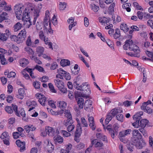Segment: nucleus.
Here are the masks:
<instances>
[{
	"label": "nucleus",
	"instance_id": "f03ea898",
	"mask_svg": "<svg viewBox=\"0 0 153 153\" xmlns=\"http://www.w3.org/2000/svg\"><path fill=\"white\" fill-rule=\"evenodd\" d=\"M143 114V112L140 111L134 115L133 118L134 121L132 123V125L135 128H139V130L146 137H148V135L146 128L149 121L146 119L140 120L142 118L141 116Z\"/></svg>",
	"mask_w": 153,
	"mask_h": 153
},
{
	"label": "nucleus",
	"instance_id": "e2e57ef3",
	"mask_svg": "<svg viewBox=\"0 0 153 153\" xmlns=\"http://www.w3.org/2000/svg\"><path fill=\"white\" fill-rule=\"evenodd\" d=\"M26 104L27 106H30L32 105H33L34 106L36 105V103L35 101H33L32 102H28L26 103Z\"/></svg>",
	"mask_w": 153,
	"mask_h": 153
},
{
	"label": "nucleus",
	"instance_id": "f704fd0d",
	"mask_svg": "<svg viewBox=\"0 0 153 153\" xmlns=\"http://www.w3.org/2000/svg\"><path fill=\"white\" fill-rule=\"evenodd\" d=\"M64 113L65 114V116L68 118V119L69 120L72 119V116L69 110H65Z\"/></svg>",
	"mask_w": 153,
	"mask_h": 153
},
{
	"label": "nucleus",
	"instance_id": "423d86ee",
	"mask_svg": "<svg viewBox=\"0 0 153 153\" xmlns=\"http://www.w3.org/2000/svg\"><path fill=\"white\" fill-rule=\"evenodd\" d=\"M79 87L81 88L80 91H83L85 94L87 95H89L91 93V90L89 87H88V85L86 84L85 83H82L80 85Z\"/></svg>",
	"mask_w": 153,
	"mask_h": 153
},
{
	"label": "nucleus",
	"instance_id": "dca6fc26",
	"mask_svg": "<svg viewBox=\"0 0 153 153\" xmlns=\"http://www.w3.org/2000/svg\"><path fill=\"white\" fill-rule=\"evenodd\" d=\"M55 144L61 143L63 141V138L60 136H55L53 137Z\"/></svg>",
	"mask_w": 153,
	"mask_h": 153
},
{
	"label": "nucleus",
	"instance_id": "a878e982",
	"mask_svg": "<svg viewBox=\"0 0 153 153\" xmlns=\"http://www.w3.org/2000/svg\"><path fill=\"white\" fill-rule=\"evenodd\" d=\"M74 94L75 98L76 99L79 98V97H85L86 96V95L84 93L82 94L81 92L78 91L75 92Z\"/></svg>",
	"mask_w": 153,
	"mask_h": 153
},
{
	"label": "nucleus",
	"instance_id": "f8f14e48",
	"mask_svg": "<svg viewBox=\"0 0 153 153\" xmlns=\"http://www.w3.org/2000/svg\"><path fill=\"white\" fill-rule=\"evenodd\" d=\"M26 32L25 29L22 30L19 33L18 36L20 40L21 39L22 41L24 40L26 37Z\"/></svg>",
	"mask_w": 153,
	"mask_h": 153
},
{
	"label": "nucleus",
	"instance_id": "4d7b16f0",
	"mask_svg": "<svg viewBox=\"0 0 153 153\" xmlns=\"http://www.w3.org/2000/svg\"><path fill=\"white\" fill-rule=\"evenodd\" d=\"M92 9L95 12H97L99 10V7L96 6L94 4L91 5Z\"/></svg>",
	"mask_w": 153,
	"mask_h": 153
},
{
	"label": "nucleus",
	"instance_id": "a19ab883",
	"mask_svg": "<svg viewBox=\"0 0 153 153\" xmlns=\"http://www.w3.org/2000/svg\"><path fill=\"white\" fill-rule=\"evenodd\" d=\"M48 85L50 90L51 92L53 93H56V90L54 89V86L51 83H49Z\"/></svg>",
	"mask_w": 153,
	"mask_h": 153
},
{
	"label": "nucleus",
	"instance_id": "79ce46f5",
	"mask_svg": "<svg viewBox=\"0 0 153 153\" xmlns=\"http://www.w3.org/2000/svg\"><path fill=\"white\" fill-rule=\"evenodd\" d=\"M85 144L82 143H80L76 146V149L78 150H81L85 147Z\"/></svg>",
	"mask_w": 153,
	"mask_h": 153
},
{
	"label": "nucleus",
	"instance_id": "37998d69",
	"mask_svg": "<svg viewBox=\"0 0 153 153\" xmlns=\"http://www.w3.org/2000/svg\"><path fill=\"white\" fill-rule=\"evenodd\" d=\"M0 138L1 139H4L7 138H10L8 133L6 132H4L1 135Z\"/></svg>",
	"mask_w": 153,
	"mask_h": 153
},
{
	"label": "nucleus",
	"instance_id": "4c0bfd02",
	"mask_svg": "<svg viewBox=\"0 0 153 153\" xmlns=\"http://www.w3.org/2000/svg\"><path fill=\"white\" fill-rule=\"evenodd\" d=\"M7 33H1L0 34V39L2 41H6L7 38H8Z\"/></svg>",
	"mask_w": 153,
	"mask_h": 153
},
{
	"label": "nucleus",
	"instance_id": "b1692460",
	"mask_svg": "<svg viewBox=\"0 0 153 153\" xmlns=\"http://www.w3.org/2000/svg\"><path fill=\"white\" fill-rule=\"evenodd\" d=\"M146 145V143L143 140L140 141V140L136 145V147L139 149L142 148Z\"/></svg>",
	"mask_w": 153,
	"mask_h": 153
},
{
	"label": "nucleus",
	"instance_id": "09e8293b",
	"mask_svg": "<svg viewBox=\"0 0 153 153\" xmlns=\"http://www.w3.org/2000/svg\"><path fill=\"white\" fill-rule=\"evenodd\" d=\"M108 132L110 134L111 137L113 138H114L115 135H117V131H115V132L113 129L109 130Z\"/></svg>",
	"mask_w": 153,
	"mask_h": 153
},
{
	"label": "nucleus",
	"instance_id": "58836bf2",
	"mask_svg": "<svg viewBox=\"0 0 153 153\" xmlns=\"http://www.w3.org/2000/svg\"><path fill=\"white\" fill-rule=\"evenodd\" d=\"M150 18H153V16L150 15L149 13H144L143 20V21L146 20L147 19H148Z\"/></svg>",
	"mask_w": 153,
	"mask_h": 153
},
{
	"label": "nucleus",
	"instance_id": "69168bd1",
	"mask_svg": "<svg viewBox=\"0 0 153 153\" xmlns=\"http://www.w3.org/2000/svg\"><path fill=\"white\" fill-rule=\"evenodd\" d=\"M48 77L46 76H43L41 78V81L42 82H46L48 81Z\"/></svg>",
	"mask_w": 153,
	"mask_h": 153
},
{
	"label": "nucleus",
	"instance_id": "8fccbe9b",
	"mask_svg": "<svg viewBox=\"0 0 153 153\" xmlns=\"http://www.w3.org/2000/svg\"><path fill=\"white\" fill-rule=\"evenodd\" d=\"M75 127L74 125L73 124L68 125V126L67 127L68 131L69 132H71L74 129Z\"/></svg>",
	"mask_w": 153,
	"mask_h": 153
},
{
	"label": "nucleus",
	"instance_id": "0e129e2a",
	"mask_svg": "<svg viewBox=\"0 0 153 153\" xmlns=\"http://www.w3.org/2000/svg\"><path fill=\"white\" fill-rule=\"evenodd\" d=\"M131 143H129L127 146V148L131 152L133 151L132 149L134 148V146Z\"/></svg>",
	"mask_w": 153,
	"mask_h": 153
},
{
	"label": "nucleus",
	"instance_id": "6e6d98bb",
	"mask_svg": "<svg viewBox=\"0 0 153 153\" xmlns=\"http://www.w3.org/2000/svg\"><path fill=\"white\" fill-rule=\"evenodd\" d=\"M62 133L64 137H69L71 135L70 133L67 132L65 130H62Z\"/></svg>",
	"mask_w": 153,
	"mask_h": 153
},
{
	"label": "nucleus",
	"instance_id": "774afa93",
	"mask_svg": "<svg viewBox=\"0 0 153 153\" xmlns=\"http://www.w3.org/2000/svg\"><path fill=\"white\" fill-rule=\"evenodd\" d=\"M115 6V4L114 3H113L111 4L109 7V10L111 12H113L114 11V7Z\"/></svg>",
	"mask_w": 153,
	"mask_h": 153
},
{
	"label": "nucleus",
	"instance_id": "39448f33",
	"mask_svg": "<svg viewBox=\"0 0 153 153\" xmlns=\"http://www.w3.org/2000/svg\"><path fill=\"white\" fill-rule=\"evenodd\" d=\"M35 96L37 98L39 99L38 101L40 103L44 106L47 102L46 98L44 95L38 93L36 94Z\"/></svg>",
	"mask_w": 153,
	"mask_h": 153
},
{
	"label": "nucleus",
	"instance_id": "5fc2aeb1",
	"mask_svg": "<svg viewBox=\"0 0 153 153\" xmlns=\"http://www.w3.org/2000/svg\"><path fill=\"white\" fill-rule=\"evenodd\" d=\"M152 103V102L150 100H148L147 102H144L142 104V105L141 106V108H145V107H148V105L149 104H151Z\"/></svg>",
	"mask_w": 153,
	"mask_h": 153
},
{
	"label": "nucleus",
	"instance_id": "393cba45",
	"mask_svg": "<svg viewBox=\"0 0 153 153\" xmlns=\"http://www.w3.org/2000/svg\"><path fill=\"white\" fill-rule=\"evenodd\" d=\"M7 13L5 12H3L2 13L0 14V23L1 22L4 20H7L8 18L6 16Z\"/></svg>",
	"mask_w": 153,
	"mask_h": 153
},
{
	"label": "nucleus",
	"instance_id": "de8ad7c7",
	"mask_svg": "<svg viewBox=\"0 0 153 153\" xmlns=\"http://www.w3.org/2000/svg\"><path fill=\"white\" fill-rule=\"evenodd\" d=\"M33 85L36 89H39L40 85V82L36 81L33 82Z\"/></svg>",
	"mask_w": 153,
	"mask_h": 153
},
{
	"label": "nucleus",
	"instance_id": "c85d7f7f",
	"mask_svg": "<svg viewBox=\"0 0 153 153\" xmlns=\"http://www.w3.org/2000/svg\"><path fill=\"white\" fill-rule=\"evenodd\" d=\"M0 59L1 64L4 65L7 64V62L4 58V56L3 54H0Z\"/></svg>",
	"mask_w": 153,
	"mask_h": 153
},
{
	"label": "nucleus",
	"instance_id": "680f3d73",
	"mask_svg": "<svg viewBox=\"0 0 153 153\" xmlns=\"http://www.w3.org/2000/svg\"><path fill=\"white\" fill-rule=\"evenodd\" d=\"M132 102L131 101H126L123 102V105L126 107L129 106L132 104Z\"/></svg>",
	"mask_w": 153,
	"mask_h": 153
},
{
	"label": "nucleus",
	"instance_id": "4be33fe9",
	"mask_svg": "<svg viewBox=\"0 0 153 153\" xmlns=\"http://www.w3.org/2000/svg\"><path fill=\"white\" fill-rule=\"evenodd\" d=\"M92 101L90 100H87L84 103V109L87 110V109L92 105Z\"/></svg>",
	"mask_w": 153,
	"mask_h": 153
},
{
	"label": "nucleus",
	"instance_id": "bf43d9fd",
	"mask_svg": "<svg viewBox=\"0 0 153 153\" xmlns=\"http://www.w3.org/2000/svg\"><path fill=\"white\" fill-rule=\"evenodd\" d=\"M72 119H68L67 120L66 122L64 123V125L65 126L67 127L68 125H70V124H73V122L71 121Z\"/></svg>",
	"mask_w": 153,
	"mask_h": 153
},
{
	"label": "nucleus",
	"instance_id": "338daca9",
	"mask_svg": "<svg viewBox=\"0 0 153 153\" xmlns=\"http://www.w3.org/2000/svg\"><path fill=\"white\" fill-rule=\"evenodd\" d=\"M58 65L56 62H54L52 63L51 66V69L52 70H54L56 68Z\"/></svg>",
	"mask_w": 153,
	"mask_h": 153
},
{
	"label": "nucleus",
	"instance_id": "e433bc0d",
	"mask_svg": "<svg viewBox=\"0 0 153 153\" xmlns=\"http://www.w3.org/2000/svg\"><path fill=\"white\" fill-rule=\"evenodd\" d=\"M141 108L142 110H144L145 112L149 114H150L152 113V110L149 107V106L145 107L144 108L143 107Z\"/></svg>",
	"mask_w": 153,
	"mask_h": 153
},
{
	"label": "nucleus",
	"instance_id": "72a5a7b5",
	"mask_svg": "<svg viewBox=\"0 0 153 153\" xmlns=\"http://www.w3.org/2000/svg\"><path fill=\"white\" fill-rule=\"evenodd\" d=\"M11 40L17 43H19V40H20L19 37L17 36H16L13 35L10 37Z\"/></svg>",
	"mask_w": 153,
	"mask_h": 153
},
{
	"label": "nucleus",
	"instance_id": "aec40b11",
	"mask_svg": "<svg viewBox=\"0 0 153 153\" xmlns=\"http://www.w3.org/2000/svg\"><path fill=\"white\" fill-rule=\"evenodd\" d=\"M44 48L41 46H39L37 47L36 49V53L38 54L39 56H41L42 54L44 52Z\"/></svg>",
	"mask_w": 153,
	"mask_h": 153
},
{
	"label": "nucleus",
	"instance_id": "9d476101",
	"mask_svg": "<svg viewBox=\"0 0 153 153\" xmlns=\"http://www.w3.org/2000/svg\"><path fill=\"white\" fill-rule=\"evenodd\" d=\"M123 112L121 108H115L112 109L111 111V114L112 116L113 117H114L117 114L119 113H121Z\"/></svg>",
	"mask_w": 153,
	"mask_h": 153
},
{
	"label": "nucleus",
	"instance_id": "0eeeda50",
	"mask_svg": "<svg viewBox=\"0 0 153 153\" xmlns=\"http://www.w3.org/2000/svg\"><path fill=\"white\" fill-rule=\"evenodd\" d=\"M76 100L78 105V108L76 107L75 108V110L76 111H77L79 109H81L83 108L84 100L83 99L82 97H79Z\"/></svg>",
	"mask_w": 153,
	"mask_h": 153
},
{
	"label": "nucleus",
	"instance_id": "13d9d810",
	"mask_svg": "<svg viewBox=\"0 0 153 153\" xmlns=\"http://www.w3.org/2000/svg\"><path fill=\"white\" fill-rule=\"evenodd\" d=\"M39 36L40 38L42 40L45 39V38H46L43 31H41L39 32Z\"/></svg>",
	"mask_w": 153,
	"mask_h": 153
},
{
	"label": "nucleus",
	"instance_id": "20e7f679",
	"mask_svg": "<svg viewBox=\"0 0 153 153\" xmlns=\"http://www.w3.org/2000/svg\"><path fill=\"white\" fill-rule=\"evenodd\" d=\"M54 82L56 86L61 92L65 94L67 92V88L65 87L63 82L59 79H55Z\"/></svg>",
	"mask_w": 153,
	"mask_h": 153
},
{
	"label": "nucleus",
	"instance_id": "2f4dec72",
	"mask_svg": "<svg viewBox=\"0 0 153 153\" xmlns=\"http://www.w3.org/2000/svg\"><path fill=\"white\" fill-rule=\"evenodd\" d=\"M46 148L48 151L50 152H51L54 149V146L51 143H49V142H48V144Z\"/></svg>",
	"mask_w": 153,
	"mask_h": 153
},
{
	"label": "nucleus",
	"instance_id": "a18cd8bd",
	"mask_svg": "<svg viewBox=\"0 0 153 153\" xmlns=\"http://www.w3.org/2000/svg\"><path fill=\"white\" fill-rule=\"evenodd\" d=\"M12 105L13 109V110L15 112L16 114L18 116L20 117V114L17 111V106L16 105H14L13 104H12Z\"/></svg>",
	"mask_w": 153,
	"mask_h": 153
},
{
	"label": "nucleus",
	"instance_id": "412c9836",
	"mask_svg": "<svg viewBox=\"0 0 153 153\" xmlns=\"http://www.w3.org/2000/svg\"><path fill=\"white\" fill-rule=\"evenodd\" d=\"M70 64V62L69 60L66 59L62 60L60 62V65L63 67H65L69 66Z\"/></svg>",
	"mask_w": 153,
	"mask_h": 153
},
{
	"label": "nucleus",
	"instance_id": "9b49d317",
	"mask_svg": "<svg viewBox=\"0 0 153 153\" xmlns=\"http://www.w3.org/2000/svg\"><path fill=\"white\" fill-rule=\"evenodd\" d=\"M24 128L27 133H29L30 131H34L36 129L35 127L31 125H26L24 126Z\"/></svg>",
	"mask_w": 153,
	"mask_h": 153
},
{
	"label": "nucleus",
	"instance_id": "ddd939ff",
	"mask_svg": "<svg viewBox=\"0 0 153 153\" xmlns=\"http://www.w3.org/2000/svg\"><path fill=\"white\" fill-rule=\"evenodd\" d=\"M45 129L48 134L49 136H53L54 132V129L53 128L49 126H47L45 127Z\"/></svg>",
	"mask_w": 153,
	"mask_h": 153
},
{
	"label": "nucleus",
	"instance_id": "bb28decb",
	"mask_svg": "<svg viewBox=\"0 0 153 153\" xmlns=\"http://www.w3.org/2000/svg\"><path fill=\"white\" fill-rule=\"evenodd\" d=\"M22 27V25L20 22H18L14 26V30L16 32L21 29Z\"/></svg>",
	"mask_w": 153,
	"mask_h": 153
},
{
	"label": "nucleus",
	"instance_id": "5701e85b",
	"mask_svg": "<svg viewBox=\"0 0 153 153\" xmlns=\"http://www.w3.org/2000/svg\"><path fill=\"white\" fill-rule=\"evenodd\" d=\"M109 19L104 17H99V20L100 22L102 23V24H107L109 22Z\"/></svg>",
	"mask_w": 153,
	"mask_h": 153
},
{
	"label": "nucleus",
	"instance_id": "c03bdc74",
	"mask_svg": "<svg viewBox=\"0 0 153 153\" xmlns=\"http://www.w3.org/2000/svg\"><path fill=\"white\" fill-rule=\"evenodd\" d=\"M6 111L8 113L11 114L13 112V110L11 106H7L5 108Z\"/></svg>",
	"mask_w": 153,
	"mask_h": 153
},
{
	"label": "nucleus",
	"instance_id": "7c9ffc66",
	"mask_svg": "<svg viewBox=\"0 0 153 153\" xmlns=\"http://www.w3.org/2000/svg\"><path fill=\"white\" fill-rule=\"evenodd\" d=\"M96 140H92L91 143V145L89 146V147L87 148L85 151V153H90L91 150V148L93 145L96 142Z\"/></svg>",
	"mask_w": 153,
	"mask_h": 153
},
{
	"label": "nucleus",
	"instance_id": "c756f323",
	"mask_svg": "<svg viewBox=\"0 0 153 153\" xmlns=\"http://www.w3.org/2000/svg\"><path fill=\"white\" fill-rule=\"evenodd\" d=\"M112 115L110 113H108L107 116L105 120V124L107 125L108 124L109 122L111 121L113 117Z\"/></svg>",
	"mask_w": 153,
	"mask_h": 153
},
{
	"label": "nucleus",
	"instance_id": "a211bd4d",
	"mask_svg": "<svg viewBox=\"0 0 153 153\" xmlns=\"http://www.w3.org/2000/svg\"><path fill=\"white\" fill-rule=\"evenodd\" d=\"M81 123H79V120H77V121L78 122V123H79L80 125L81 126H82V127H87L88 126V124L87 121L85 119V118L84 117H82L81 118Z\"/></svg>",
	"mask_w": 153,
	"mask_h": 153
},
{
	"label": "nucleus",
	"instance_id": "473e14b6",
	"mask_svg": "<svg viewBox=\"0 0 153 153\" xmlns=\"http://www.w3.org/2000/svg\"><path fill=\"white\" fill-rule=\"evenodd\" d=\"M120 29L123 30V31L127 32L128 30V28L126 24L123 23L120 26Z\"/></svg>",
	"mask_w": 153,
	"mask_h": 153
},
{
	"label": "nucleus",
	"instance_id": "603ef678",
	"mask_svg": "<svg viewBox=\"0 0 153 153\" xmlns=\"http://www.w3.org/2000/svg\"><path fill=\"white\" fill-rule=\"evenodd\" d=\"M22 134V133H20L18 132H13V136L14 139H17L19 138Z\"/></svg>",
	"mask_w": 153,
	"mask_h": 153
},
{
	"label": "nucleus",
	"instance_id": "f3484780",
	"mask_svg": "<svg viewBox=\"0 0 153 153\" xmlns=\"http://www.w3.org/2000/svg\"><path fill=\"white\" fill-rule=\"evenodd\" d=\"M4 74L5 75H7V77L8 78H10L12 77H15V75H16L15 72L11 71L9 72L8 70H6L4 72Z\"/></svg>",
	"mask_w": 153,
	"mask_h": 153
},
{
	"label": "nucleus",
	"instance_id": "f257e3e1",
	"mask_svg": "<svg viewBox=\"0 0 153 153\" xmlns=\"http://www.w3.org/2000/svg\"><path fill=\"white\" fill-rule=\"evenodd\" d=\"M23 6L20 4H16L14 7V10L17 18L18 19H24L27 17L26 18L29 19V14L30 13L33 15L34 19L33 24L34 25L37 18L39 16V10L38 9H35L34 7H30L27 9L25 8V10Z\"/></svg>",
	"mask_w": 153,
	"mask_h": 153
},
{
	"label": "nucleus",
	"instance_id": "052dcab7",
	"mask_svg": "<svg viewBox=\"0 0 153 153\" xmlns=\"http://www.w3.org/2000/svg\"><path fill=\"white\" fill-rule=\"evenodd\" d=\"M35 68L40 72H43L45 71L43 68L37 65L36 66Z\"/></svg>",
	"mask_w": 153,
	"mask_h": 153
},
{
	"label": "nucleus",
	"instance_id": "864d4df0",
	"mask_svg": "<svg viewBox=\"0 0 153 153\" xmlns=\"http://www.w3.org/2000/svg\"><path fill=\"white\" fill-rule=\"evenodd\" d=\"M30 58L32 59H33V60L35 61V62L39 64H42V62L38 59L37 57H35L33 56H30Z\"/></svg>",
	"mask_w": 153,
	"mask_h": 153
},
{
	"label": "nucleus",
	"instance_id": "4468645a",
	"mask_svg": "<svg viewBox=\"0 0 153 153\" xmlns=\"http://www.w3.org/2000/svg\"><path fill=\"white\" fill-rule=\"evenodd\" d=\"M29 62L27 59L25 58H23L20 61V65L21 66L25 67H26L29 63Z\"/></svg>",
	"mask_w": 153,
	"mask_h": 153
},
{
	"label": "nucleus",
	"instance_id": "cd10ccee",
	"mask_svg": "<svg viewBox=\"0 0 153 153\" xmlns=\"http://www.w3.org/2000/svg\"><path fill=\"white\" fill-rule=\"evenodd\" d=\"M58 106L61 108H64L67 106L66 103L63 101H59L57 102Z\"/></svg>",
	"mask_w": 153,
	"mask_h": 153
},
{
	"label": "nucleus",
	"instance_id": "7ed1b4c3",
	"mask_svg": "<svg viewBox=\"0 0 153 153\" xmlns=\"http://www.w3.org/2000/svg\"><path fill=\"white\" fill-rule=\"evenodd\" d=\"M124 49L129 50L133 51L134 52H140V50L139 47L131 39L126 40L125 42V44L123 46Z\"/></svg>",
	"mask_w": 153,
	"mask_h": 153
},
{
	"label": "nucleus",
	"instance_id": "6e6552de",
	"mask_svg": "<svg viewBox=\"0 0 153 153\" xmlns=\"http://www.w3.org/2000/svg\"><path fill=\"white\" fill-rule=\"evenodd\" d=\"M16 144L20 147L19 151L21 152H23L25 149V142H21L19 140H17L16 142Z\"/></svg>",
	"mask_w": 153,
	"mask_h": 153
},
{
	"label": "nucleus",
	"instance_id": "2eb2a0df",
	"mask_svg": "<svg viewBox=\"0 0 153 153\" xmlns=\"http://www.w3.org/2000/svg\"><path fill=\"white\" fill-rule=\"evenodd\" d=\"M132 134L133 135L132 137H138L141 139L142 136L141 134L139 133L137 130L134 129L132 131Z\"/></svg>",
	"mask_w": 153,
	"mask_h": 153
},
{
	"label": "nucleus",
	"instance_id": "ea45409f",
	"mask_svg": "<svg viewBox=\"0 0 153 153\" xmlns=\"http://www.w3.org/2000/svg\"><path fill=\"white\" fill-rule=\"evenodd\" d=\"M140 138L138 137H132L131 138V143L133 144V145L136 146L137 143L139 141Z\"/></svg>",
	"mask_w": 153,
	"mask_h": 153
},
{
	"label": "nucleus",
	"instance_id": "49530a36",
	"mask_svg": "<svg viewBox=\"0 0 153 153\" xmlns=\"http://www.w3.org/2000/svg\"><path fill=\"white\" fill-rule=\"evenodd\" d=\"M116 118L117 120H118L121 122H123V116L122 114L120 113L117 114L116 116Z\"/></svg>",
	"mask_w": 153,
	"mask_h": 153
},
{
	"label": "nucleus",
	"instance_id": "1a4fd4ad",
	"mask_svg": "<svg viewBox=\"0 0 153 153\" xmlns=\"http://www.w3.org/2000/svg\"><path fill=\"white\" fill-rule=\"evenodd\" d=\"M82 132V128L80 123L77 125L76 130L75 133V137H80Z\"/></svg>",
	"mask_w": 153,
	"mask_h": 153
},
{
	"label": "nucleus",
	"instance_id": "6ab92c4d",
	"mask_svg": "<svg viewBox=\"0 0 153 153\" xmlns=\"http://www.w3.org/2000/svg\"><path fill=\"white\" fill-rule=\"evenodd\" d=\"M114 39H120L121 38V34L120 30L118 28L115 29V32L113 35Z\"/></svg>",
	"mask_w": 153,
	"mask_h": 153
},
{
	"label": "nucleus",
	"instance_id": "c9c22d12",
	"mask_svg": "<svg viewBox=\"0 0 153 153\" xmlns=\"http://www.w3.org/2000/svg\"><path fill=\"white\" fill-rule=\"evenodd\" d=\"M25 50L27 51L29 55H32L33 56L34 53V51L30 48L28 47H26L25 48Z\"/></svg>",
	"mask_w": 153,
	"mask_h": 153
},
{
	"label": "nucleus",
	"instance_id": "3c124183",
	"mask_svg": "<svg viewBox=\"0 0 153 153\" xmlns=\"http://www.w3.org/2000/svg\"><path fill=\"white\" fill-rule=\"evenodd\" d=\"M144 13L140 11H138L137 12V15L138 18L140 19L143 20V16Z\"/></svg>",
	"mask_w": 153,
	"mask_h": 153
}]
</instances>
